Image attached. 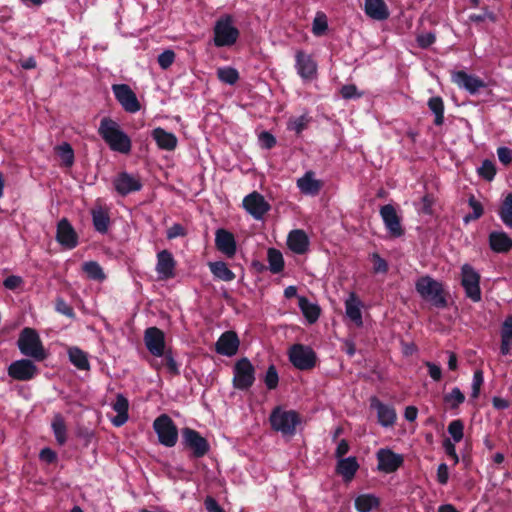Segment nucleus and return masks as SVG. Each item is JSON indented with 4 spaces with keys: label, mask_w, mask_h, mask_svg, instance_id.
Instances as JSON below:
<instances>
[{
    "label": "nucleus",
    "mask_w": 512,
    "mask_h": 512,
    "mask_svg": "<svg viewBox=\"0 0 512 512\" xmlns=\"http://www.w3.org/2000/svg\"><path fill=\"white\" fill-rule=\"evenodd\" d=\"M98 134L112 151L129 154L132 148L130 137L121 129L119 123L110 117H103L98 127Z\"/></svg>",
    "instance_id": "1"
},
{
    "label": "nucleus",
    "mask_w": 512,
    "mask_h": 512,
    "mask_svg": "<svg viewBox=\"0 0 512 512\" xmlns=\"http://www.w3.org/2000/svg\"><path fill=\"white\" fill-rule=\"evenodd\" d=\"M269 422L274 431L291 437L296 434V427L301 423V416L295 410H285L281 406H276L270 413Z\"/></svg>",
    "instance_id": "2"
},
{
    "label": "nucleus",
    "mask_w": 512,
    "mask_h": 512,
    "mask_svg": "<svg viewBox=\"0 0 512 512\" xmlns=\"http://www.w3.org/2000/svg\"><path fill=\"white\" fill-rule=\"evenodd\" d=\"M17 346L22 355L30 357L36 361H44L47 353L37 331L30 327H25L19 334Z\"/></svg>",
    "instance_id": "3"
},
{
    "label": "nucleus",
    "mask_w": 512,
    "mask_h": 512,
    "mask_svg": "<svg viewBox=\"0 0 512 512\" xmlns=\"http://www.w3.org/2000/svg\"><path fill=\"white\" fill-rule=\"evenodd\" d=\"M417 293L437 308H446L448 305L446 293L442 283L430 276H422L415 283Z\"/></svg>",
    "instance_id": "4"
},
{
    "label": "nucleus",
    "mask_w": 512,
    "mask_h": 512,
    "mask_svg": "<svg viewBox=\"0 0 512 512\" xmlns=\"http://www.w3.org/2000/svg\"><path fill=\"white\" fill-rule=\"evenodd\" d=\"M213 34V42L216 47H230L237 42L240 31L234 25L233 17L226 14L215 22Z\"/></svg>",
    "instance_id": "5"
},
{
    "label": "nucleus",
    "mask_w": 512,
    "mask_h": 512,
    "mask_svg": "<svg viewBox=\"0 0 512 512\" xmlns=\"http://www.w3.org/2000/svg\"><path fill=\"white\" fill-rule=\"evenodd\" d=\"M288 358L291 364L298 370H312L317 363L315 351L304 344H293L288 350Z\"/></svg>",
    "instance_id": "6"
},
{
    "label": "nucleus",
    "mask_w": 512,
    "mask_h": 512,
    "mask_svg": "<svg viewBox=\"0 0 512 512\" xmlns=\"http://www.w3.org/2000/svg\"><path fill=\"white\" fill-rule=\"evenodd\" d=\"M153 429L158 436V441L165 447H174L178 441V429L173 420L167 414H161L153 422Z\"/></svg>",
    "instance_id": "7"
},
{
    "label": "nucleus",
    "mask_w": 512,
    "mask_h": 512,
    "mask_svg": "<svg viewBox=\"0 0 512 512\" xmlns=\"http://www.w3.org/2000/svg\"><path fill=\"white\" fill-rule=\"evenodd\" d=\"M182 445L191 451L192 458H202L210 450V444L198 431L185 427L181 430Z\"/></svg>",
    "instance_id": "8"
},
{
    "label": "nucleus",
    "mask_w": 512,
    "mask_h": 512,
    "mask_svg": "<svg viewBox=\"0 0 512 512\" xmlns=\"http://www.w3.org/2000/svg\"><path fill=\"white\" fill-rule=\"evenodd\" d=\"M233 373L232 383L235 389L246 391L252 387L255 382V368L246 357L236 361Z\"/></svg>",
    "instance_id": "9"
},
{
    "label": "nucleus",
    "mask_w": 512,
    "mask_h": 512,
    "mask_svg": "<svg viewBox=\"0 0 512 512\" xmlns=\"http://www.w3.org/2000/svg\"><path fill=\"white\" fill-rule=\"evenodd\" d=\"M480 274L470 264H464L461 267V286L465 295L471 301L477 303L482 299L480 288Z\"/></svg>",
    "instance_id": "10"
},
{
    "label": "nucleus",
    "mask_w": 512,
    "mask_h": 512,
    "mask_svg": "<svg viewBox=\"0 0 512 512\" xmlns=\"http://www.w3.org/2000/svg\"><path fill=\"white\" fill-rule=\"evenodd\" d=\"M112 91L115 99L119 102L122 108L128 113H136L141 109L140 102L127 84H113Z\"/></svg>",
    "instance_id": "11"
},
{
    "label": "nucleus",
    "mask_w": 512,
    "mask_h": 512,
    "mask_svg": "<svg viewBox=\"0 0 512 512\" xmlns=\"http://www.w3.org/2000/svg\"><path fill=\"white\" fill-rule=\"evenodd\" d=\"M243 207L256 220H261L271 209V205L257 191H253L244 197Z\"/></svg>",
    "instance_id": "12"
},
{
    "label": "nucleus",
    "mask_w": 512,
    "mask_h": 512,
    "mask_svg": "<svg viewBox=\"0 0 512 512\" xmlns=\"http://www.w3.org/2000/svg\"><path fill=\"white\" fill-rule=\"evenodd\" d=\"M38 374V368L30 359H20L8 367V375L17 381H30Z\"/></svg>",
    "instance_id": "13"
},
{
    "label": "nucleus",
    "mask_w": 512,
    "mask_h": 512,
    "mask_svg": "<svg viewBox=\"0 0 512 512\" xmlns=\"http://www.w3.org/2000/svg\"><path fill=\"white\" fill-rule=\"evenodd\" d=\"M379 471L386 474L396 472L404 463V458L401 454H397L389 448H382L376 453Z\"/></svg>",
    "instance_id": "14"
},
{
    "label": "nucleus",
    "mask_w": 512,
    "mask_h": 512,
    "mask_svg": "<svg viewBox=\"0 0 512 512\" xmlns=\"http://www.w3.org/2000/svg\"><path fill=\"white\" fill-rule=\"evenodd\" d=\"M144 343L147 350L154 357L165 354L166 342L164 332L157 327H149L144 332Z\"/></svg>",
    "instance_id": "15"
},
{
    "label": "nucleus",
    "mask_w": 512,
    "mask_h": 512,
    "mask_svg": "<svg viewBox=\"0 0 512 512\" xmlns=\"http://www.w3.org/2000/svg\"><path fill=\"white\" fill-rule=\"evenodd\" d=\"M113 186L119 195L127 196L130 193L140 191L143 185L138 177L122 171L113 179Z\"/></svg>",
    "instance_id": "16"
},
{
    "label": "nucleus",
    "mask_w": 512,
    "mask_h": 512,
    "mask_svg": "<svg viewBox=\"0 0 512 512\" xmlns=\"http://www.w3.org/2000/svg\"><path fill=\"white\" fill-rule=\"evenodd\" d=\"M380 215L386 229L389 231L392 237L398 238L404 234V229L402 228L400 217L398 216L393 205H383L380 208Z\"/></svg>",
    "instance_id": "17"
},
{
    "label": "nucleus",
    "mask_w": 512,
    "mask_h": 512,
    "mask_svg": "<svg viewBox=\"0 0 512 512\" xmlns=\"http://www.w3.org/2000/svg\"><path fill=\"white\" fill-rule=\"evenodd\" d=\"M56 240L67 249H73L78 245V234L67 218H62L57 223Z\"/></svg>",
    "instance_id": "18"
},
{
    "label": "nucleus",
    "mask_w": 512,
    "mask_h": 512,
    "mask_svg": "<svg viewBox=\"0 0 512 512\" xmlns=\"http://www.w3.org/2000/svg\"><path fill=\"white\" fill-rule=\"evenodd\" d=\"M452 82L459 88L465 89L472 95L476 94L480 89L487 86L481 78L468 74L463 70L452 73Z\"/></svg>",
    "instance_id": "19"
},
{
    "label": "nucleus",
    "mask_w": 512,
    "mask_h": 512,
    "mask_svg": "<svg viewBox=\"0 0 512 512\" xmlns=\"http://www.w3.org/2000/svg\"><path fill=\"white\" fill-rule=\"evenodd\" d=\"M215 247L227 258H233L237 252V243L232 232L219 228L215 232Z\"/></svg>",
    "instance_id": "20"
},
{
    "label": "nucleus",
    "mask_w": 512,
    "mask_h": 512,
    "mask_svg": "<svg viewBox=\"0 0 512 512\" xmlns=\"http://www.w3.org/2000/svg\"><path fill=\"white\" fill-rule=\"evenodd\" d=\"M177 262L173 254L168 250L157 253L156 272L161 280H169L175 277Z\"/></svg>",
    "instance_id": "21"
},
{
    "label": "nucleus",
    "mask_w": 512,
    "mask_h": 512,
    "mask_svg": "<svg viewBox=\"0 0 512 512\" xmlns=\"http://www.w3.org/2000/svg\"><path fill=\"white\" fill-rule=\"evenodd\" d=\"M370 407L377 411L378 423L382 427H391L396 423L397 413L392 405L385 404L373 396L370 399Z\"/></svg>",
    "instance_id": "22"
},
{
    "label": "nucleus",
    "mask_w": 512,
    "mask_h": 512,
    "mask_svg": "<svg viewBox=\"0 0 512 512\" xmlns=\"http://www.w3.org/2000/svg\"><path fill=\"white\" fill-rule=\"evenodd\" d=\"M295 68L298 75L304 79H312L317 73V64L312 56L303 50H297L295 53Z\"/></svg>",
    "instance_id": "23"
},
{
    "label": "nucleus",
    "mask_w": 512,
    "mask_h": 512,
    "mask_svg": "<svg viewBox=\"0 0 512 512\" xmlns=\"http://www.w3.org/2000/svg\"><path fill=\"white\" fill-rule=\"evenodd\" d=\"M239 344L240 341L236 332L226 331L218 338L215 344V350L220 355L231 357L237 353Z\"/></svg>",
    "instance_id": "24"
},
{
    "label": "nucleus",
    "mask_w": 512,
    "mask_h": 512,
    "mask_svg": "<svg viewBox=\"0 0 512 512\" xmlns=\"http://www.w3.org/2000/svg\"><path fill=\"white\" fill-rule=\"evenodd\" d=\"M363 307L362 301L355 292H351L345 300L346 316L357 326H363V318L361 308Z\"/></svg>",
    "instance_id": "25"
},
{
    "label": "nucleus",
    "mask_w": 512,
    "mask_h": 512,
    "mask_svg": "<svg viewBox=\"0 0 512 512\" xmlns=\"http://www.w3.org/2000/svg\"><path fill=\"white\" fill-rule=\"evenodd\" d=\"M359 467L357 458L350 456L337 461L335 472L343 478L345 483H349L354 479Z\"/></svg>",
    "instance_id": "26"
},
{
    "label": "nucleus",
    "mask_w": 512,
    "mask_h": 512,
    "mask_svg": "<svg viewBox=\"0 0 512 512\" xmlns=\"http://www.w3.org/2000/svg\"><path fill=\"white\" fill-rule=\"evenodd\" d=\"M309 238L301 229L292 230L287 238L289 249L299 255L305 254L309 248Z\"/></svg>",
    "instance_id": "27"
},
{
    "label": "nucleus",
    "mask_w": 512,
    "mask_h": 512,
    "mask_svg": "<svg viewBox=\"0 0 512 512\" xmlns=\"http://www.w3.org/2000/svg\"><path fill=\"white\" fill-rule=\"evenodd\" d=\"M151 136L159 149L173 151L177 147V137L175 134L166 131L161 127L152 130Z\"/></svg>",
    "instance_id": "28"
},
{
    "label": "nucleus",
    "mask_w": 512,
    "mask_h": 512,
    "mask_svg": "<svg viewBox=\"0 0 512 512\" xmlns=\"http://www.w3.org/2000/svg\"><path fill=\"white\" fill-rule=\"evenodd\" d=\"M364 11L373 20L383 21L389 18V10L384 0H365Z\"/></svg>",
    "instance_id": "29"
},
{
    "label": "nucleus",
    "mask_w": 512,
    "mask_h": 512,
    "mask_svg": "<svg viewBox=\"0 0 512 512\" xmlns=\"http://www.w3.org/2000/svg\"><path fill=\"white\" fill-rule=\"evenodd\" d=\"M112 408L117 415L111 420V422L115 427H121L129 418V401L123 394L118 393L116 395L115 402L112 404Z\"/></svg>",
    "instance_id": "30"
},
{
    "label": "nucleus",
    "mask_w": 512,
    "mask_h": 512,
    "mask_svg": "<svg viewBox=\"0 0 512 512\" xmlns=\"http://www.w3.org/2000/svg\"><path fill=\"white\" fill-rule=\"evenodd\" d=\"M489 246L496 253H507L512 249V238L503 231H493L489 234Z\"/></svg>",
    "instance_id": "31"
},
{
    "label": "nucleus",
    "mask_w": 512,
    "mask_h": 512,
    "mask_svg": "<svg viewBox=\"0 0 512 512\" xmlns=\"http://www.w3.org/2000/svg\"><path fill=\"white\" fill-rule=\"evenodd\" d=\"M162 358L161 362L154 361L151 362V366L160 370L162 367H165L167 372L172 376L180 375V365L175 360L174 352L171 347L165 350V354L160 356Z\"/></svg>",
    "instance_id": "32"
},
{
    "label": "nucleus",
    "mask_w": 512,
    "mask_h": 512,
    "mask_svg": "<svg viewBox=\"0 0 512 512\" xmlns=\"http://www.w3.org/2000/svg\"><path fill=\"white\" fill-rule=\"evenodd\" d=\"M298 306L309 324H313L319 319L321 308L318 304L311 303L305 296H299Z\"/></svg>",
    "instance_id": "33"
},
{
    "label": "nucleus",
    "mask_w": 512,
    "mask_h": 512,
    "mask_svg": "<svg viewBox=\"0 0 512 512\" xmlns=\"http://www.w3.org/2000/svg\"><path fill=\"white\" fill-rule=\"evenodd\" d=\"M500 335V352L504 356L510 355L512 350V315L505 318L501 326Z\"/></svg>",
    "instance_id": "34"
},
{
    "label": "nucleus",
    "mask_w": 512,
    "mask_h": 512,
    "mask_svg": "<svg viewBox=\"0 0 512 512\" xmlns=\"http://www.w3.org/2000/svg\"><path fill=\"white\" fill-rule=\"evenodd\" d=\"M313 172L309 171L297 180V187L304 194L316 195L319 193L321 183L313 178Z\"/></svg>",
    "instance_id": "35"
},
{
    "label": "nucleus",
    "mask_w": 512,
    "mask_h": 512,
    "mask_svg": "<svg viewBox=\"0 0 512 512\" xmlns=\"http://www.w3.org/2000/svg\"><path fill=\"white\" fill-rule=\"evenodd\" d=\"M91 215L94 229L101 234L107 233L110 225V216L108 211L100 207L92 209Z\"/></svg>",
    "instance_id": "36"
},
{
    "label": "nucleus",
    "mask_w": 512,
    "mask_h": 512,
    "mask_svg": "<svg viewBox=\"0 0 512 512\" xmlns=\"http://www.w3.org/2000/svg\"><path fill=\"white\" fill-rule=\"evenodd\" d=\"M354 505L358 512H371L380 506V500L373 494H361L355 498Z\"/></svg>",
    "instance_id": "37"
},
{
    "label": "nucleus",
    "mask_w": 512,
    "mask_h": 512,
    "mask_svg": "<svg viewBox=\"0 0 512 512\" xmlns=\"http://www.w3.org/2000/svg\"><path fill=\"white\" fill-rule=\"evenodd\" d=\"M209 268L211 273L218 279L230 282L235 279V273L230 270L227 264L223 261L210 262Z\"/></svg>",
    "instance_id": "38"
},
{
    "label": "nucleus",
    "mask_w": 512,
    "mask_h": 512,
    "mask_svg": "<svg viewBox=\"0 0 512 512\" xmlns=\"http://www.w3.org/2000/svg\"><path fill=\"white\" fill-rule=\"evenodd\" d=\"M70 362L79 370H89L90 363L87 354L78 347H71L68 350Z\"/></svg>",
    "instance_id": "39"
},
{
    "label": "nucleus",
    "mask_w": 512,
    "mask_h": 512,
    "mask_svg": "<svg viewBox=\"0 0 512 512\" xmlns=\"http://www.w3.org/2000/svg\"><path fill=\"white\" fill-rule=\"evenodd\" d=\"M427 105L431 112L435 115L434 124L441 126L444 123V101L440 96L431 97Z\"/></svg>",
    "instance_id": "40"
},
{
    "label": "nucleus",
    "mask_w": 512,
    "mask_h": 512,
    "mask_svg": "<svg viewBox=\"0 0 512 512\" xmlns=\"http://www.w3.org/2000/svg\"><path fill=\"white\" fill-rule=\"evenodd\" d=\"M269 270L273 274L281 273L284 270L285 262L282 253L275 248H269L267 252Z\"/></svg>",
    "instance_id": "41"
},
{
    "label": "nucleus",
    "mask_w": 512,
    "mask_h": 512,
    "mask_svg": "<svg viewBox=\"0 0 512 512\" xmlns=\"http://www.w3.org/2000/svg\"><path fill=\"white\" fill-rule=\"evenodd\" d=\"M54 436L59 445H64L67 441V428L61 415H56L51 424Z\"/></svg>",
    "instance_id": "42"
},
{
    "label": "nucleus",
    "mask_w": 512,
    "mask_h": 512,
    "mask_svg": "<svg viewBox=\"0 0 512 512\" xmlns=\"http://www.w3.org/2000/svg\"><path fill=\"white\" fill-rule=\"evenodd\" d=\"M82 270H83V272L86 273L87 277L91 280L102 282L106 279V275H105L102 267L96 261L85 262L82 266Z\"/></svg>",
    "instance_id": "43"
},
{
    "label": "nucleus",
    "mask_w": 512,
    "mask_h": 512,
    "mask_svg": "<svg viewBox=\"0 0 512 512\" xmlns=\"http://www.w3.org/2000/svg\"><path fill=\"white\" fill-rule=\"evenodd\" d=\"M498 214L504 225L508 228H512V193L506 195L499 208Z\"/></svg>",
    "instance_id": "44"
},
{
    "label": "nucleus",
    "mask_w": 512,
    "mask_h": 512,
    "mask_svg": "<svg viewBox=\"0 0 512 512\" xmlns=\"http://www.w3.org/2000/svg\"><path fill=\"white\" fill-rule=\"evenodd\" d=\"M55 150H56L57 155L61 159L63 166L68 167V168L72 167V165L74 164V158H75L74 150H73L72 146L69 143L64 142V143L58 145L55 148Z\"/></svg>",
    "instance_id": "45"
},
{
    "label": "nucleus",
    "mask_w": 512,
    "mask_h": 512,
    "mask_svg": "<svg viewBox=\"0 0 512 512\" xmlns=\"http://www.w3.org/2000/svg\"><path fill=\"white\" fill-rule=\"evenodd\" d=\"M443 401L450 409H458L465 402V395L458 387H454L443 396Z\"/></svg>",
    "instance_id": "46"
},
{
    "label": "nucleus",
    "mask_w": 512,
    "mask_h": 512,
    "mask_svg": "<svg viewBox=\"0 0 512 512\" xmlns=\"http://www.w3.org/2000/svg\"><path fill=\"white\" fill-rule=\"evenodd\" d=\"M217 77L223 83L234 85L239 80V73L235 68L222 67L218 68Z\"/></svg>",
    "instance_id": "47"
},
{
    "label": "nucleus",
    "mask_w": 512,
    "mask_h": 512,
    "mask_svg": "<svg viewBox=\"0 0 512 512\" xmlns=\"http://www.w3.org/2000/svg\"><path fill=\"white\" fill-rule=\"evenodd\" d=\"M447 430L453 441L458 443L464 437V422L461 419L452 420L449 423Z\"/></svg>",
    "instance_id": "48"
},
{
    "label": "nucleus",
    "mask_w": 512,
    "mask_h": 512,
    "mask_svg": "<svg viewBox=\"0 0 512 512\" xmlns=\"http://www.w3.org/2000/svg\"><path fill=\"white\" fill-rule=\"evenodd\" d=\"M477 172L482 179L490 182L495 178L496 166L491 160L486 159L477 169Z\"/></svg>",
    "instance_id": "49"
},
{
    "label": "nucleus",
    "mask_w": 512,
    "mask_h": 512,
    "mask_svg": "<svg viewBox=\"0 0 512 512\" xmlns=\"http://www.w3.org/2000/svg\"><path fill=\"white\" fill-rule=\"evenodd\" d=\"M468 204L471 207V209L473 210V213L465 216V218H464L465 222L479 219L484 213L483 205L478 200H476L474 195H471L469 197Z\"/></svg>",
    "instance_id": "50"
},
{
    "label": "nucleus",
    "mask_w": 512,
    "mask_h": 512,
    "mask_svg": "<svg viewBox=\"0 0 512 512\" xmlns=\"http://www.w3.org/2000/svg\"><path fill=\"white\" fill-rule=\"evenodd\" d=\"M264 383L269 390L277 388L279 383V376L275 365L271 364L265 374Z\"/></svg>",
    "instance_id": "51"
},
{
    "label": "nucleus",
    "mask_w": 512,
    "mask_h": 512,
    "mask_svg": "<svg viewBox=\"0 0 512 512\" xmlns=\"http://www.w3.org/2000/svg\"><path fill=\"white\" fill-rule=\"evenodd\" d=\"M309 119L307 116L302 115L297 118L290 119L288 122V130L295 131L296 134H301L306 129Z\"/></svg>",
    "instance_id": "52"
},
{
    "label": "nucleus",
    "mask_w": 512,
    "mask_h": 512,
    "mask_svg": "<svg viewBox=\"0 0 512 512\" xmlns=\"http://www.w3.org/2000/svg\"><path fill=\"white\" fill-rule=\"evenodd\" d=\"M328 29V23L324 14L317 15L313 21L312 32L316 36L323 35Z\"/></svg>",
    "instance_id": "53"
},
{
    "label": "nucleus",
    "mask_w": 512,
    "mask_h": 512,
    "mask_svg": "<svg viewBox=\"0 0 512 512\" xmlns=\"http://www.w3.org/2000/svg\"><path fill=\"white\" fill-rule=\"evenodd\" d=\"M483 383H484L483 371L481 369L475 370L474 375H473L472 393H471V397L473 399H477L479 397L480 390H481Z\"/></svg>",
    "instance_id": "54"
},
{
    "label": "nucleus",
    "mask_w": 512,
    "mask_h": 512,
    "mask_svg": "<svg viewBox=\"0 0 512 512\" xmlns=\"http://www.w3.org/2000/svg\"><path fill=\"white\" fill-rule=\"evenodd\" d=\"M340 94L343 99H357L362 97L363 93L359 92L355 84L343 85L340 89Z\"/></svg>",
    "instance_id": "55"
},
{
    "label": "nucleus",
    "mask_w": 512,
    "mask_h": 512,
    "mask_svg": "<svg viewBox=\"0 0 512 512\" xmlns=\"http://www.w3.org/2000/svg\"><path fill=\"white\" fill-rule=\"evenodd\" d=\"M55 309L58 313L67 316L68 318H75L76 314L72 306H70L64 299L58 298L55 303Z\"/></svg>",
    "instance_id": "56"
},
{
    "label": "nucleus",
    "mask_w": 512,
    "mask_h": 512,
    "mask_svg": "<svg viewBox=\"0 0 512 512\" xmlns=\"http://www.w3.org/2000/svg\"><path fill=\"white\" fill-rule=\"evenodd\" d=\"M436 41V35L433 32L419 34L416 37L418 47L421 49H427Z\"/></svg>",
    "instance_id": "57"
},
{
    "label": "nucleus",
    "mask_w": 512,
    "mask_h": 512,
    "mask_svg": "<svg viewBox=\"0 0 512 512\" xmlns=\"http://www.w3.org/2000/svg\"><path fill=\"white\" fill-rule=\"evenodd\" d=\"M175 60L173 50L167 49L158 56V64L162 69H168Z\"/></svg>",
    "instance_id": "58"
},
{
    "label": "nucleus",
    "mask_w": 512,
    "mask_h": 512,
    "mask_svg": "<svg viewBox=\"0 0 512 512\" xmlns=\"http://www.w3.org/2000/svg\"><path fill=\"white\" fill-rule=\"evenodd\" d=\"M372 262H373V271L375 273H387L388 268H389L388 263L378 253L372 254Z\"/></svg>",
    "instance_id": "59"
},
{
    "label": "nucleus",
    "mask_w": 512,
    "mask_h": 512,
    "mask_svg": "<svg viewBox=\"0 0 512 512\" xmlns=\"http://www.w3.org/2000/svg\"><path fill=\"white\" fill-rule=\"evenodd\" d=\"M187 232L183 225L179 223H174L166 233L167 239H175L177 237H184L186 236Z\"/></svg>",
    "instance_id": "60"
},
{
    "label": "nucleus",
    "mask_w": 512,
    "mask_h": 512,
    "mask_svg": "<svg viewBox=\"0 0 512 512\" xmlns=\"http://www.w3.org/2000/svg\"><path fill=\"white\" fill-rule=\"evenodd\" d=\"M259 141L261 146L265 149H272L276 145V138L268 131L260 133Z\"/></svg>",
    "instance_id": "61"
},
{
    "label": "nucleus",
    "mask_w": 512,
    "mask_h": 512,
    "mask_svg": "<svg viewBox=\"0 0 512 512\" xmlns=\"http://www.w3.org/2000/svg\"><path fill=\"white\" fill-rule=\"evenodd\" d=\"M497 156L499 161L505 166L510 165L512 162V150L508 147H499L497 149Z\"/></svg>",
    "instance_id": "62"
},
{
    "label": "nucleus",
    "mask_w": 512,
    "mask_h": 512,
    "mask_svg": "<svg viewBox=\"0 0 512 512\" xmlns=\"http://www.w3.org/2000/svg\"><path fill=\"white\" fill-rule=\"evenodd\" d=\"M23 284V279L17 275H10L3 281V285L6 289L16 290Z\"/></svg>",
    "instance_id": "63"
},
{
    "label": "nucleus",
    "mask_w": 512,
    "mask_h": 512,
    "mask_svg": "<svg viewBox=\"0 0 512 512\" xmlns=\"http://www.w3.org/2000/svg\"><path fill=\"white\" fill-rule=\"evenodd\" d=\"M204 506L207 512H225L215 498L207 496L204 500Z\"/></svg>",
    "instance_id": "64"
}]
</instances>
